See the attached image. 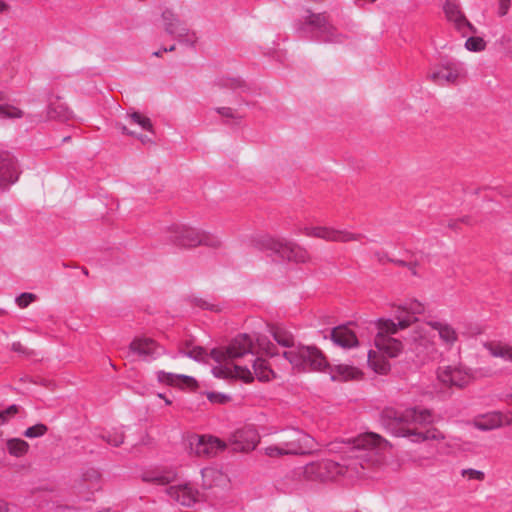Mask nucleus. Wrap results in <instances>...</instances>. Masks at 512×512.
I'll use <instances>...</instances> for the list:
<instances>
[{
	"instance_id": "57",
	"label": "nucleus",
	"mask_w": 512,
	"mask_h": 512,
	"mask_svg": "<svg viewBox=\"0 0 512 512\" xmlns=\"http://www.w3.org/2000/svg\"><path fill=\"white\" fill-rule=\"evenodd\" d=\"M166 404H171V401L169 399H165Z\"/></svg>"
},
{
	"instance_id": "54",
	"label": "nucleus",
	"mask_w": 512,
	"mask_h": 512,
	"mask_svg": "<svg viewBox=\"0 0 512 512\" xmlns=\"http://www.w3.org/2000/svg\"><path fill=\"white\" fill-rule=\"evenodd\" d=\"M154 480L156 482H158L159 484H166L169 482V479H167L165 477H158V478H155Z\"/></svg>"
},
{
	"instance_id": "52",
	"label": "nucleus",
	"mask_w": 512,
	"mask_h": 512,
	"mask_svg": "<svg viewBox=\"0 0 512 512\" xmlns=\"http://www.w3.org/2000/svg\"><path fill=\"white\" fill-rule=\"evenodd\" d=\"M8 504L4 501H0V512H8Z\"/></svg>"
},
{
	"instance_id": "31",
	"label": "nucleus",
	"mask_w": 512,
	"mask_h": 512,
	"mask_svg": "<svg viewBox=\"0 0 512 512\" xmlns=\"http://www.w3.org/2000/svg\"><path fill=\"white\" fill-rule=\"evenodd\" d=\"M368 364L371 369L378 374H387L390 370L389 362L378 352L369 351Z\"/></svg>"
},
{
	"instance_id": "55",
	"label": "nucleus",
	"mask_w": 512,
	"mask_h": 512,
	"mask_svg": "<svg viewBox=\"0 0 512 512\" xmlns=\"http://www.w3.org/2000/svg\"><path fill=\"white\" fill-rule=\"evenodd\" d=\"M164 52L165 51H163V50H159V51L154 52L153 55L156 57H161Z\"/></svg>"
},
{
	"instance_id": "14",
	"label": "nucleus",
	"mask_w": 512,
	"mask_h": 512,
	"mask_svg": "<svg viewBox=\"0 0 512 512\" xmlns=\"http://www.w3.org/2000/svg\"><path fill=\"white\" fill-rule=\"evenodd\" d=\"M427 325L437 333L438 339L445 350H453L460 342L461 333L451 323L444 320H431L427 322Z\"/></svg>"
},
{
	"instance_id": "25",
	"label": "nucleus",
	"mask_w": 512,
	"mask_h": 512,
	"mask_svg": "<svg viewBox=\"0 0 512 512\" xmlns=\"http://www.w3.org/2000/svg\"><path fill=\"white\" fill-rule=\"evenodd\" d=\"M308 15L305 18V23L316 29L321 35L328 39L333 38L336 35V28L330 22L329 16L325 13H312L308 11Z\"/></svg>"
},
{
	"instance_id": "30",
	"label": "nucleus",
	"mask_w": 512,
	"mask_h": 512,
	"mask_svg": "<svg viewBox=\"0 0 512 512\" xmlns=\"http://www.w3.org/2000/svg\"><path fill=\"white\" fill-rule=\"evenodd\" d=\"M320 462V480H331L345 471V467L331 460H323Z\"/></svg>"
},
{
	"instance_id": "53",
	"label": "nucleus",
	"mask_w": 512,
	"mask_h": 512,
	"mask_svg": "<svg viewBox=\"0 0 512 512\" xmlns=\"http://www.w3.org/2000/svg\"><path fill=\"white\" fill-rule=\"evenodd\" d=\"M9 6L3 1L0 0V13L6 12Z\"/></svg>"
},
{
	"instance_id": "56",
	"label": "nucleus",
	"mask_w": 512,
	"mask_h": 512,
	"mask_svg": "<svg viewBox=\"0 0 512 512\" xmlns=\"http://www.w3.org/2000/svg\"><path fill=\"white\" fill-rule=\"evenodd\" d=\"M175 50V46L172 45L169 49L167 48H164L163 51L167 52V51H174Z\"/></svg>"
},
{
	"instance_id": "3",
	"label": "nucleus",
	"mask_w": 512,
	"mask_h": 512,
	"mask_svg": "<svg viewBox=\"0 0 512 512\" xmlns=\"http://www.w3.org/2000/svg\"><path fill=\"white\" fill-rule=\"evenodd\" d=\"M432 416L425 409H409L400 417L398 436L411 438L414 442L440 441L443 434L437 429H430Z\"/></svg>"
},
{
	"instance_id": "29",
	"label": "nucleus",
	"mask_w": 512,
	"mask_h": 512,
	"mask_svg": "<svg viewBox=\"0 0 512 512\" xmlns=\"http://www.w3.org/2000/svg\"><path fill=\"white\" fill-rule=\"evenodd\" d=\"M201 474L203 479V486L205 488L223 486L227 482L226 476L221 471L214 468H205L202 470Z\"/></svg>"
},
{
	"instance_id": "7",
	"label": "nucleus",
	"mask_w": 512,
	"mask_h": 512,
	"mask_svg": "<svg viewBox=\"0 0 512 512\" xmlns=\"http://www.w3.org/2000/svg\"><path fill=\"white\" fill-rule=\"evenodd\" d=\"M436 379L443 388L462 389L472 382L473 375L471 370L462 364H447L437 368Z\"/></svg>"
},
{
	"instance_id": "37",
	"label": "nucleus",
	"mask_w": 512,
	"mask_h": 512,
	"mask_svg": "<svg viewBox=\"0 0 512 512\" xmlns=\"http://www.w3.org/2000/svg\"><path fill=\"white\" fill-rule=\"evenodd\" d=\"M465 48L471 52H482L486 49V42L482 37H469L465 42Z\"/></svg>"
},
{
	"instance_id": "17",
	"label": "nucleus",
	"mask_w": 512,
	"mask_h": 512,
	"mask_svg": "<svg viewBox=\"0 0 512 512\" xmlns=\"http://www.w3.org/2000/svg\"><path fill=\"white\" fill-rule=\"evenodd\" d=\"M443 12L446 20L464 36L467 35L468 32L476 33V28L468 21L459 4L446 1L443 5Z\"/></svg>"
},
{
	"instance_id": "51",
	"label": "nucleus",
	"mask_w": 512,
	"mask_h": 512,
	"mask_svg": "<svg viewBox=\"0 0 512 512\" xmlns=\"http://www.w3.org/2000/svg\"><path fill=\"white\" fill-rule=\"evenodd\" d=\"M506 414V425H512V410L508 411Z\"/></svg>"
},
{
	"instance_id": "1",
	"label": "nucleus",
	"mask_w": 512,
	"mask_h": 512,
	"mask_svg": "<svg viewBox=\"0 0 512 512\" xmlns=\"http://www.w3.org/2000/svg\"><path fill=\"white\" fill-rule=\"evenodd\" d=\"M254 341L247 334L235 337L227 346L215 348L210 356L216 363L213 367V375L219 378H234L245 383H251L254 376L259 381H270L275 378V373L269 363L263 358L253 361V372L241 364V360L253 353Z\"/></svg>"
},
{
	"instance_id": "36",
	"label": "nucleus",
	"mask_w": 512,
	"mask_h": 512,
	"mask_svg": "<svg viewBox=\"0 0 512 512\" xmlns=\"http://www.w3.org/2000/svg\"><path fill=\"white\" fill-rule=\"evenodd\" d=\"M48 116L51 119L65 120L69 117V111L65 104L56 102L50 105Z\"/></svg>"
},
{
	"instance_id": "38",
	"label": "nucleus",
	"mask_w": 512,
	"mask_h": 512,
	"mask_svg": "<svg viewBox=\"0 0 512 512\" xmlns=\"http://www.w3.org/2000/svg\"><path fill=\"white\" fill-rule=\"evenodd\" d=\"M47 431H48V428L45 424L38 423L36 425L28 427L24 431V436L27 438H38V437H42L43 435H45Z\"/></svg>"
},
{
	"instance_id": "59",
	"label": "nucleus",
	"mask_w": 512,
	"mask_h": 512,
	"mask_svg": "<svg viewBox=\"0 0 512 512\" xmlns=\"http://www.w3.org/2000/svg\"><path fill=\"white\" fill-rule=\"evenodd\" d=\"M510 54H512V50L510 51Z\"/></svg>"
},
{
	"instance_id": "43",
	"label": "nucleus",
	"mask_w": 512,
	"mask_h": 512,
	"mask_svg": "<svg viewBox=\"0 0 512 512\" xmlns=\"http://www.w3.org/2000/svg\"><path fill=\"white\" fill-rule=\"evenodd\" d=\"M256 342L259 350L266 355L273 356L276 354L275 346L265 337H258Z\"/></svg>"
},
{
	"instance_id": "26",
	"label": "nucleus",
	"mask_w": 512,
	"mask_h": 512,
	"mask_svg": "<svg viewBox=\"0 0 512 512\" xmlns=\"http://www.w3.org/2000/svg\"><path fill=\"white\" fill-rule=\"evenodd\" d=\"M473 426L482 431H488L506 425V414L500 411H492L479 415L473 419Z\"/></svg>"
},
{
	"instance_id": "49",
	"label": "nucleus",
	"mask_w": 512,
	"mask_h": 512,
	"mask_svg": "<svg viewBox=\"0 0 512 512\" xmlns=\"http://www.w3.org/2000/svg\"><path fill=\"white\" fill-rule=\"evenodd\" d=\"M217 112L223 117H233V111L228 107H221L217 109Z\"/></svg>"
},
{
	"instance_id": "23",
	"label": "nucleus",
	"mask_w": 512,
	"mask_h": 512,
	"mask_svg": "<svg viewBox=\"0 0 512 512\" xmlns=\"http://www.w3.org/2000/svg\"><path fill=\"white\" fill-rule=\"evenodd\" d=\"M19 176V166L14 156L0 152V186L14 183Z\"/></svg>"
},
{
	"instance_id": "27",
	"label": "nucleus",
	"mask_w": 512,
	"mask_h": 512,
	"mask_svg": "<svg viewBox=\"0 0 512 512\" xmlns=\"http://www.w3.org/2000/svg\"><path fill=\"white\" fill-rule=\"evenodd\" d=\"M330 373L332 379L338 381L359 380L363 376V373L360 369L347 364H339L332 367L330 369Z\"/></svg>"
},
{
	"instance_id": "18",
	"label": "nucleus",
	"mask_w": 512,
	"mask_h": 512,
	"mask_svg": "<svg viewBox=\"0 0 512 512\" xmlns=\"http://www.w3.org/2000/svg\"><path fill=\"white\" fill-rule=\"evenodd\" d=\"M259 441L257 431L253 427H246L234 432L229 439V444L233 451L249 452L257 447Z\"/></svg>"
},
{
	"instance_id": "12",
	"label": "nucleus",
	"mask_w": 512,
	"mask_h": 512,
	"mask_svg": "<svg viewBox=\"0 0 512 512\" xmlns=\"http://www.w3.org/2000/svg\"><path fill=\"white\" fill-rule=\"evenodd\" d=\"M376 327L378 330L374 339L376 348L391 358L400 355L403 350V344L400 340L392 337V335L398 332L386 329L385 322L380 319L376 322Z\"/></svg>"
},
{
	"instance_id": "46",
	"label": "nucleus",
	"mask_w": 512,
	"mask_h": 512,
	"mask_svg": "<svg viewBox=\"0 0 512 512\" xmlns=\"http://www.w3.org/2000/svg\"><path fill=\"white\" fill-rule=\"evenodd\" d=\"M185 354L195 360H201L204 356V350L199 346L187 347Z\"/></svg>"
},
{
	"instance_id": "10",
	"label": "nucleus",
	"mask_w": 512,
	"mask_h": 512,
	"mask_svg": "<svg viewBox=\"0 0 512 512\" xmlns=\"http://www.w3.org/2000/svg\"><path fill=\"white\" fill-rule=\"evenodd\" d=\"M190 454L196 457H213L227 448V443L212 435H191L188 437Z\"/></svg>"
},
{
	"instance_id": "32",
	"label": "nucleus",
	"mask_w": 512,
	"mask_h": 512,
	"mask_svg": "<svg viewBox=\"0 0 512 512\" xmlns=\"http://www.w3.org/2000/svg\"><path fill=\"white\" fill-rule=\"evenodd\" d=\"M269 332L279 345L283 347H292L294 345L293 335L285 328L279 326H271Z\"/></svg>"
},
{
	"instance_id": "50",
	"label": "nucleus",
	"mask_w": 512,
	"mask_h": 512,
	"mask_svg": "<svg viewBox=\"0 0 512 512\" xmlns=\"http://www.w3.org/2000/svg\"><path fill=\"white\" fill-rule=\"evenodd\" d=\"M407 267L413 275L418 274V272H417L418 265L416 263H409V264H407Z\"/></svg>"
},
{
	"instance_id": "6",
	"label": "nucleus",
	"mask_w": 512,
	"mask_h": 512,
	"mask_svg": "<svg viewBox=\"0 0 512 512\" xmlns=\"http://www.w3.org/2000/svg\"><path fill=\"white\" fill-rule=\"evenodd\" d=\"M352 445L353 449L368 452L367 456L369 458L367 459L366 465L361 464L362 468L380 467L382 465V458L379 456V453L391 448L389 441L373 432L359 435L353 440Z\"/></svg>"
},
{
	"instance_id": "35",
	"label": "nucleus",
	"mask_w": 512,
	"mask_h": 512,
	"mask_svg": "<svg viewBox=\"0 0 512 512\" xmlns=\"http://www.w3.org/2000/svg\"><path fill=\"white\" fill-rule=\"evenodd\" d=\"M487 349L494 357H499L504 360L512 361V346L500 343H490Z\"/></svg>"
},
{
	"instance_id": "42",
	"label": "nucleus",
	"mask_w": 512,
	"mask_h": 512,
	"mask_svg": "<svg viewBox=\"0 0 512 512\" xmlns=\"http://www.w3.org/2000/svg\"><path fill=\"white\" fill-rule=\"evenodd\" d=\"M320 462H313L304 467V476L307 479H319L320 480Z\"/></svg>"
},
{
	"instance_id": "24",
	"label": "nucleus",
	"mask_w": 512,
	"mask_h": 512,
	"mask_svg": "<svg viewBox=\"0 0 512 512\" xmlns=\"http://www.w3.org/2000/svg\"><path fill=\"white\" fill-rule=\"evenodd\" d=\"M157 379L160 383L182 390L194 391L198 388V382L193 377L187 375L159 371Z\"/></svg>"
},
{
	"instance_id": "20",
	"label": "nucleus",
	"mask_w": 512,
	"mask_h": 512,
	"mask_svg": "<svg viewBox=\"0 0 512 512\" xmlns=\"http://www.w3.org/2000/svg\"><path fill=\"white\" fill-rule=\"evenodd\" d=\"M170 230L172 240L179 246L193 248L201 245L202 230L185 225H174Z\"/></svg>"
},
{
	"instance_id": "5",
	"label": "nucleus",
	"mask_w": 512,
	"mask_h": 512,
	"mask_svg": "<svg viewBox=\"0 0 512 512\" xmlns=\"http://www.w3.org/2000/svg\"><path fill=\"white\" fill-rule=\"evenodd\" d=\"M258 244L264 249L273 251L279 257L294 263H308L311 261L308 250L292 241L262 236Z\"/></svg>"
},
{
	"instance_id": "41",
	"label": "nucleus",
	"mask_w": 512,
	"mask_h": 512,
	"mask_svg": "<svg viewBox=\"0 0 512 512\" xmlns=\"http://www.w3.org/2000/svg\"><path fill=\"white\" fill-rule=\"evenodd\" d=\"M461 476L469 481L473 480L482 482L485 480V473L483 471L472 468L463 469L461 471Z\"/></svg>"
},
{
	"instance_id": "28",
	"label": "nucleus",
	"mask_w": 512,
	"mask_h": 512,
	"mask_svg": "<svg viewBox=\"0 0 512 512\" xmlns=\"http://www.w3.org/2000/svg\"><path fill=\"white\" fill-rule=\"evenodd\" d=\"M331 338L334 343L344 348H350L357 345L356 335L344 326L334 328Z\"/></svg>"
},
{
	"instance_id": "13",
	"label": "nucleus",
	"mask_w": 512,
	"mask_h": 512,
	"mask_svg": "<svg viewBox=\"0 0 512 512\" xmlns=\"http://www.w3.org/2000/svg\"><path fill=\"white\" fill-rule=\"evenodd\" d=\"M101 482L100 472L95 468H87L74 481L73 490L77 495L89 499L101 489Z\"/></svg>"
},
{
	"instance_id": "45",
	"label": "nucleus",
	"mask_w": 512,
	"mask_h": 512,
	"mask_svg": "<svg viewBox=\"0 0 512 512\" xmlns=\"http://www.w3.org/2000/svg\"><path fill=\"white\" fill-rule=\"evenodd\" d=\"M35 298L36 296L32 293H22L16 298V303L20 308H26Z\"/></svg>"
},
{
	"instance_id": "9",
	"label": "nucleus",
	"mask_w": 512,
	"mask_h": 512,
	"mask_svg": "<svg viewBox=\"0 0 512 512\" xmlns=\"http://www.w3.org/2000/svg\"><path fill=\"white\" fill-rule=\"evenodd\" d=\"M299 233L307 237L338 243L359 241L362 238L361 234L327 225H305L299 229Z\"/></svg>"
},
{
	"instance_id": "48",
	"label": "nucleus",
	"mask_w": 512,
	"mask_h": 512,
	"mask_svg": "<svg viewBox=\"0 0 512 512\" xmlns=\"http://www.w3.org/2000/svg\"><path fill=\"white\" fill-rule=\"evenodd\" d=\"M207 397L211 402L214 403H225L228 401L227 396L218 393H209Z\"/></svg>"
},
{
	"instance_id": "33",
	"label": "nucleus",
	"mask_w": 512,
	"mask_h": 512,
	"mask_svg": "<svg viewBox=\"0 0 512 512\" xmlns=\"http://www.w3.org/2000/svg\"><path fill=\"white\" fill-rule=\"evenodd\" d=\"M6 449L11 456L23 457L29 451V444L20 438H11L6 441Z\"/></svg>"
},
{
	"instance_id": "2",
	"label": "nucleus",
	"mask_w": 512,
	"mask_h": 512,
	"mask_svg": "<svg viewBox=\"0 0 512 512\" xmlns=\"http://www.w3.org/2000/svg\"><path fill=\"white\" fill-rule=\"evenodd\" d=\"M312 439L302 431L289 429L276 432L269 436L263 452L270 458L299 456L309 453Z\"/></svg>"
},
{
	"instance_id": "19",
	"label": "nucleus",
	"mask_w": 512,
	"mask_h": 512,
	"mask_svg": "<svg viewBox=\"0 0 512 512\" xmlns=\"http://www.w3.org/2000/svg\"><path fill=\"white\" fill-rule=\"evenodd\" d=\"M462 70L454 62H444L435 67L429 74L428 79L438 85L455 84L461 77Z\"/></svg>"
},
{
	"instance_id": "21",
	"label": "nucleus",
	"mask_w": 512,
	"mask_h": 512,
	"mask_svg": "<svg viewBox=\"0 0 512 512\" xmlns=\"http://www.w3.org/2000/svg\"><path fill=\"white\" fill-rule=\"evenodd\" d=\"M129 350L143 359H148L159 355L162 347L154 339L140 336L131 341Z\"/></svg>"
},
{
	"instance_id": "8",
	"label": "nucleus",
	"mask_w": 512,
	"mask_h": 512,
	"mask_svg": "<svg viewBox=\"0 0 512 512\" xmlns=\"http://www.w3.org/2000/svg\"><path fill=\"white\" fill-rule=\"evenodd\" d=\"M283 356L295 368L309 364L313 370L322 371L328 366L326 357L315 346H299L294 350L285 351Z\"/></svg>"
},
{
	"instance_id": "16",
	"label": "nucleus",
	"mask_w": 512,
	"mask_h": 512,
	"mask_svg": "<svg viewBox=\"0 0 512 512\" xmlns=\"http://www.w3.org/2000/svg\"><path fill=\"white\" fill-rule=\"evenodd\" d=\"M128 125H118V128L124 135L137 138L143 144L149 143L151 139L143 133H139L134 126L140 127L144 131L152 132V123L150 119L138 112H133L128 115Z\"/></svg>"
},
{
	"instance_id": "40",
	"label": "nucleus",
	"mask_w": 512,
	"mask_h": 512,
	"mask_svg": "<svg viewBox=\"0 0 512 512\" xmlns=\"http://www.w3.org/2000/svg\"><path fill=\"white\" fill-rule=\"evenodd\" d=\"M108 444L119 447L124 443L125 435L121 431L109 432L107 435L102 437Z\"/></svg>"
},
{
	"instance_id": "4",
	"label": "nucleus",
	"mask_w": 512,
	"mask_h": 512,
	"mask_svg": "<svg viewBox=\"0 0 512 512\" xmlns=\"http://www.w3.org/2000/svg\"><path fill=\"white\" fill-rule=\"evenodd\" d=\"M392 312L395 320L381 319L385 322L386 329L399 332L413 326L418 322V317L425 312V305L417 299H407L400 303L392 304Z\"/></svg>"
},
{
	"instance_id": "47",
	"label": "nucleus",
	"mask_w": 512,
	"mask_h": 512,
	"mask_svg": "<svg viewBox=\"0 0 512 512\" xmlns=\"http://www.w3.org/2000/svg\"><path fill=\"white\" fill-rule=\"evenodd\" d=\"M498 9L497 14L499 17H504L508 14L511 7V0H497Z\"/></svg>"
},
{
	"instance_id": "11",
	"label": "nucleus",
	"mask_w": 512,
	"mask_h": 512,
	"mask_svg": "<svg viewBox=\"0 0 512 512\" xmlns=\"http://www.w3.org/2000/svg\"><path fill=\"white\" fill-rule=\"evenodd\" d=\"M161 20L164 30L179 41L193 43L196 40V33L173 10L165 9Z\"/></svg>"
},
{
	"instance_id": "44",
	"label": "nucleus",
	"mask_w": 512,
	"mask_h": 512,
	"mask_svg": "<svg viewBox=\"0 0 512 512\" xmlns=\"http://www.w3.org/2000/svg\"><path fill=\"white\" fill-rule=\"evenodd\" d=\"M19 412L17 405H11L5 410H0V425H4Z\"/></svg>"
},
{
	"instance_id": "39",
	"label": "nucleus",
	"mask_w": 512,
	"mask_h": 512,
	"mask_svg": "<svg viewBox=\"0 0 512 512\" xmlns=\"http://www.w3.org/2000/svg\"><path fill=\"white\" fill-rule=\"evenodd\" d=\"M222 244V240L218 236L202 231L201 245H205L211 248H219L222 246Z\"/></svg>"
},
{
	"instance_id": "15",
	"label": "nucleus",
	"mask_w": 512,
	"mask_h": 512,
	"mask_svg": "<svg viewBox=\"0 0 512 512\" xmlns=\"http://www.w3.org/2000/svg\"><path fill=\"white\" fill-rule=\"evenodd\" d=\"M429 328L427 323L415 326L411 332V340L418 350L434 358L439 354V347Z\"/></svg>"
},
{
	"instance_id": "22",
	"label": "nucleus",
	"mask_w": 512,
	"mask_h": 512,
	"mask_svg": "<svg viewBox=\"0 0 512 512\" xmlns=\"http://www.w3.org/2000/svg\"><path fill=\"white\" fill-rule=\"evenodd\" d=\"M167 494L175 502L188 507L196 503L199 497L198 490L188 483L170 486L167 489Z\"/></svg>"
},
{
	"instance_id": "58",
	"label": "nucleus",
	"mask_w": 512,
	"mask_h": 512,
	"mask_svg": "<svg viewBox=\"0 0 512 512\" xmlns=\"http://www.w3.org/2000/svg\"><path fill=\"white\" fill-rule=\"evenodd\" d=\"M368 1H369V2H371V3H374V2H376L377 0H368Z\"/></svg>"
},
{
	"instance_id": "34",
	"label": "nucleus",
	"mask_w": 512,
	"mask_h": 512,
	"mask_svg": "<svg viewBox=\"0 0 512 512\" xmlns=\"http://www.w3.org/2000/svg\"><path fill=\"white\" fill-rule=\"evenodd\" d=\"M5 101L6 95L3 92H0V118L16 119L23 117V110L17 106L6 103Z\"/></svg>"
}]
</instances>
